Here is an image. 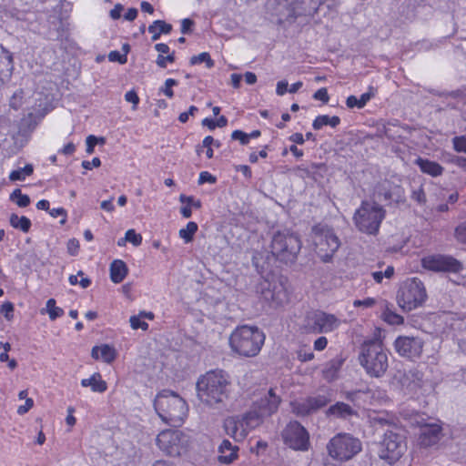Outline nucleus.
Instances as JSON below:
<instances>
[{
  "label": "nucleus",
  "instance_id": "f257e3e1",
  "mask_svg": "<svg viewBox=\"0 0 466 466\" xmlns=\"http://www.w3.org/2000/svg\"><path fill=\"white\" fill-rule=\"evenodd\" d=\"M230 380L221 370H210L197 381V393L200 401L211 408H218L228 398Z\"/></svg>",
  "mask_w": 466,
  "mask_h": 466
},
{
  "label": "nucleus",
  "instance_id": "6e6d98bb",
  "mask_svg": "<svg viewBox=\"0 0 466 466\" xmlns=\"http://www.w3.org/2000/svg\"><path fill=\"white\" fill-rule=\"evenodd\" d=\"M455 236L458 241L466 244V222L456 228Z\"/></svg>",
  "mask_w": 466,
  "mask_h": 466
},
{
  "label": "nucleus",
  "instance_id": "a19ab883",
  "mask_svg": "<svg viewBox=\"0 0 466 466\" xmlns=\"http://www.w3.org/2000/svg\"><path fill=\"white\" fill-rule=\"evenodd\" d=\"M24 90L19 89L15 91L10 98L9 106L15 110H18L24 103Z\"/></svg>",
  "mask_w": 466,
  "mask_h": 466
},
{
  "label": "nucleus",
  "instance_id": "dca6fc26",
  "mask_svg": "<svg viewBox=\"0 0 466 466\" xmlns=\"http://www.w3.org/2000/svg\"><path fill=\"white\" fill-rule=\"evenodd\" d=\"M329 401L327 397L318 395L309 397L305 400L292 401L290 406L294 414L299 417H305L325 407Z\"/></svg>",
  "mask_w": 466,
  "mask_h": 466
},
{
  "label": "nucleus",
  "instance_id": "ea45409f",
  "mask_svg": "<svg viewBox=\"0 0 466 466\" xmlns=\"http://www.w3.org/2000/svg\"><path fill=\"white\" fill-rule=\"evenodd\" d=\"M206 63L208 68L214 66V61L211 59L210 55L207 52L200 53L198 56H194L190 58L191 65H197Z\"/></svg>",
  "mask_w": 466,
  "mask_h": 466
},
{
  "label": "nucleus",
  "instance_id": "393cba45",
  "mask_svg": "<svg viewBox=\"0 0 466 466\" xmlns=\"http://www.w3.org/2000/svg\"><path fill=\"white\" fill-rule=\"evenodd\" d=\"M343 362L344 360L341 357H336L328 361L322 370L324 379L329 381H332L337 379Z\"/></svg>",
  "mask_w": 466,
  "mask_h": 466
},
{
  "label": "nucleus",
  "instance_id": "473e14b6",
  "mask_svg": "<svg viewBox=\"0 0 466 466\" xmlns=\"http://www.w3.org/2000/svg\"><path fill=\"white\" fill-rule=\"evenodd\" d=\"M10 225L16 229H20L24 233H27L31 228V221L28 218L12 213L9 217Z\"/></svg>",
  "mask_w": 466,
  "mask_h": 466
},
{
  "label": "nucleus",
  "instance_id": "4c0bfd02",
  "mask_svg": "<svg viewBox=\"0 0 466 466\" xmlns=\"http://www.w3.org/2000/svg\"><path fill=\"white\" fill-rule=\"evenodd\" d=\"M10 200L15 201L20 208H25L30 204V198L23 194L19 188L15 189L11 193Z\"/></svg>",
  "mask_w": 466,
  "mask_h": 466
},
{
  "label": "nucleus",
  "instance_id": "8fccbe9b",
  "mask_svg": "<svg viewBox=\"0 0 466 466\" xmlns=\"http://www.w3.org/2000/svg\"><path fill=\"white\" fill-rule=\"evenodd\" d=\"M231 138L233 140H238L239 143L243 146L248 145L249 143L248 134L241 130L233 131L231 134Z\"/></svg>",
  "mask_w": 466,
  "mask_h": 466
},
{
  "label": "nucleus",
  "instance_id": "bf43d9fd",
  "mask_svg": "<svg viewBox=\"0 0 466 466\" xmlns=\"http://www.w3.org/2000/svg\"><path fill=\"white\" fill-rule=\"evenodd\" d=\"M411 198L420 204H423L426 201L425 193L421 187H420L418 189H414L412 191Z\"/></svg>",
  "mask_w": 466,
  "mask_h": 466
},
{
  "label": "nucleus",
  "instance_id": "3c124183",
  "mask_svg": "<svg viewBox=\"0 0 466 466\" xmlns=\"http://www.w3.org/2000/svg\"><path fill=\"white\" fill-rule=\"evenodd\" d=\"M108 59L111 62H118L119 64H126L127 57L126 54H121L118 51H111L108 55Z\"/></svg>",
  "mask_w": 466,
  "mask_h": 466
},
{
  "label": "nucleus",
  "instance_id": "39448f33",
  "mask_svg": "<svg viewBox=\"0 0 466 466\" xmlns=\"http://www.w3.org/2000/svg\"><path fill=\"white\" fill-rule=\"evenodd\" d=\"M272 255L284 263H292L296 260L301 248L299 236L289 230L274 233L270 244Z\"/></svg>",
  "mask_w": 466,
  "mask_h": 466
},
{
  "label": "nucleus",
  "instance_id": "4468645a",
  "mask_svg": "<svg viewBox=\"0 0 466 466\" xmlns=\"http://www.w3.org/2000/svg\"><path fill=\"white\" fill-rule=\"evenodd\" d=\"M261 296L276 306H282L289 302V293L286 279H279L276 281H264L261 284Z\"/></svg>",
  "mask_w": 466,
  "mask_h": 466
},
{
  "label": "nucleus",
  "instance_id": "37998d69",
  "mask_svg": "<svg viewBox=\"0 0 466 466\" xmlns=\"http://www.w3.org/2000/svg\"><path fill=\"white\" fill-rule=\"evenodd\" d=\"M423 268L436 272L437 271V258L432 256L425 257L421 259Z\"/></svg>",
  "mask_w": 466,
  "mask_h": 466
},
{
  "label": "nucleus",
  "instance_id": "5701e85b",
  "mask_svg": "<svg viewBox=\"0 0 466 466\" xmlns=\"http://www.w3.org/2000/svg\"><path fill=\"white\" fill-rule=\"evenodd\" d=\"M419 442L422 447H430L437 443V426L430 424L421 427Z\"/></svg>",
  "mask_w": 466,
  "mask_h": 466
},
{
  "label": "nucleus",
  "instance_id": "79ce46f5",
  "mask_svg": "<svg viewBox=\"0 0 466 466\" xmlns=\"http://www.w3.org/2000/svg\"><path fill=\"white\" fill-rule=\"evenodd\" d=\"M177 81L173 78H167L165 81L164 86L160 88V92H162L165 96H167L169 98H172L174 96V92L172 90V87L175 86H177Z\"/></svg>",
  "mask_w": 466,
  "mask_h": 466
},
{
  "label": "nucleus",
  "instance_id": "c756f323",
  "mask_svg": "<svg viewBox=\"0 0 466 466\" xmlns=\"http://www.w3.org/2000/svg\"><path fill=\"white\" fill-rule=\"evenodd\" d=\"M172 31V25L164 20H156L148 26V32L152 34V41L159 39L162 34L167 35Z\"/></svg>",
  "mask_w": 466,
  "mask_h": 466
},
{
  "label": "nucleus",
  "instance_id": "cd10ccee",
  "mask_svg": "<svg viewBox=\"0 0 466 466\" xmlns=\"http://www.w3.org/2000/svg\"><path fill=\"white\" fill-rule=\"evenodd\" d=\"M81 385L83 387H91V390L94 392H105L107 389L106 382L101 379L100 373H94L88 379H83L81 380Z\"/></svg>",
  "mask_w": 466,
  "mask_h": 466
},
{
  "label": "nucleus",
  "instance_id": "2f4dec72",
  "mask_svg": "<svg viewBox=\"0 0 466 466\" xmlns=\"http://www.w3.org/2000/svg\"><path fill=\"white\" fill-rule=\"evenodd\" d=\"M340 123V118L337 116H329L328 115H320L315 118L312 127L315 130H319L324 126L336 127Z\"/></svg>",
  "mask_w": 466,
  "mask_h": 466
},
{
  "label": "nucleus",
  "instance_id": "052dcab7",
  "mask_svg": "<svg viewBox=\"0 0 466 466\" xmlns=\"http://www.w3.org/2000/svg\"><path fill=\"white\" fill-rule=\"evenodd\" d=\"M79 249V242L76 238H71L67 242V251L70 255L75 256Z\"/></svg>",
  "mask_w": 466,
  "mask_h": 466
},
{
  "label": "nucleus",
  "instance_id": "423d86ee",
  "mask_svg": "<svg viewBox=\"0 0 466 466\" xmlns=\"http://www.w3.org/2000/svg\"><path fill=\"white\" fill-rule=\"evenodd\" d=\"M385 218V210L375 202L363 201L356 210L353 220L358 229L367 234H376Z\"/></svg>",
  "mask_w": 466,
  "mask_h": 466
},
{
  "label": "nucleus",
  "instance_id": "412c9836",
  "mask_svg": "<svg viewBox=\"0 0 466 466\" xmlns=\"http://www.w3.org/2000/svg\"><path fill=\"white\" fill-rule=\"evenodd\" d=\"M326 415L339 420H350L352 417H357L358 411L349 404L338 401L327 410Z\"/></svg>",
  "mask_w": 466,
  "mask_h": 466
},
{
  "label": "nucleus",
  "instance_id": "864d4df0",
  "mask_svg": "<svg viewBox=\"0 0 466 466\" xmlns=\"http://www.w3.org/2000/svg\"><path fill=\"white\" fill-rule=\"evenodd\" d=\"M49 214L53 218L62 217L60 224L64 225L66 222V210L64 208H53L49 211Z\"/></svg>",
  "mask_w": 466,
  "mask_h": 466
},
{
  "label": "nucleus",
  "instance_id": "ddd939ff",
  "mask_svg": "<svg viewBox=\"0 0 466 466\" xmlns=\"http://www.w3.org/2000/svg\"><path fill=\"white\" fill-rule=\"evenodd\" d=\"M340 319L335 315L321 310H316L307 316L306 329L309 332L329 333L339 328Z\"/></svg>",
  "mask_w": 466,
  "mask_h": 466
},
{
  "label": "nucleus",
  "instance_id": "0eeeda50",
  "mask_svg": "<svg viewBox=\"0 0 466 466\" xmlns=\"http://www.w3.org/2000/svg\"><path fill=\"white\" fill-rule=\"evenodd\" d=\"M327 450L331 458L347 461L361 451V442L349 433H338L329 440Z\"/></svg>",
  "mask_w": 466,
  "mask_h": 466
},
{
  "label": "nucleus",
  "instance_id": "de8ad7c7",
  "mask_svg": "<svg viewBox=\"0 0 466 466\" xmlns=\"http://www.w3.org/2000/svg\"><path fill=\"white\" fill-rule=\"evenodd\" d=\"M454 149L457 152L466 153V135L455 137L452 139Z\"/></svg>",
  "mask_w": 466,
  "mask_h": 466
},
{
  "label": "nucleus",
  "instance_id": "6ab92c4d",
  "mask_svg": "<svg viewBox=\"0 0 466 466\" xmlns=\"http://www.w3.org/2000/svg\"><path fill=\"white\" fill-rule=\"evenodd\" d=\"M224 430L226 433L236 441H243L246 436V430L238 417H228L224 420Z\"/></svg>",
  "mask_w": 466,
  "mask_h": 466
},
{
  "label": "nucleus",
  "instance_id": "c85d7f7f",
  "mask_svg": "<svg viewBox=\"0 0 466 466\" xmlns=\"http://www.w3.org/2000/svg\"><path fill=\"white\" fill-rule=\"evenodd\" d=\"M462 266L460 261L449 256L439 255V272L448 271L458 273L461 270Z\"/></svg>",
  "mask_w": 466,
  "mask_h": 466
},
{
  "label": "nucleus",
  "instance_id": "e433bc0d",
  "mask_svg": "<svg viewBox=\"0 0 466 466\" xmlns=\"http://www.w3.org/2000/svg\"><path fill=\"white\" fill-rule=\"evenodd\" d=\"M416 164L420 167L422 172L430 174L432 177L437 176V164L435 162L418 157L416 159Z\"/></svg>",
  "mask_w": 466,
  "mask_h": 466
},
{
  "label": "nucleus",
  "instance_id": "a18cd8bd",
  "mask_svg": "<svg viewBox=\"0 0 466 466\" xmlns=\"http://www.w3.org/2000/svg\"><path fill=\"white\" fill-rule=\"evenodd\" d=\"M175 59V52H172L171 54L168 53L167 56L158 55L156 60V64L161 68H166L167 63H174Z\"/></svg>",
  "mask_w": 466,
  "mask_h": 466
},
{
  "label": "nucleus",
  "instance_id": "774afa93",
  "mask_svg": "<svg viewBox=\"0 0 466 466\" xmlns=\"http://www.w3.org/2000/svg\"><path fill=\"white\" fill-rule=\"evenodd\" d=\"M124 6L121 4H116L115 7L110 10L109 15L113 20L119 19L121 16V12L123 11Z\"/></svg>",
  "mask_w": 466,
  "mask_h": 466
},
{
  "label": "nucleus",
  "instance_id": "13d9d810",
  "mask_svg": "<svg viewBox=\"0 0 466 466\" xmlns=\"http://www.w3.org/2000/svg\"><path fill=\"white\" fill-rule=\"evenodd\" d=\"M375 96V92L372 86L369 87V91L366 93H363L360 99V106L363 107L367 105V103Z\"/></svg>",
  "mask_w": 466,
  "mask_h": 466
},
{
  "label": "nucleus",
  "instance_id": "f8f14e48",
  "mask_svg": "<svg viewBox=\"0 0 466 466\" xmlns=\"http://www.w3.org/2000/svg\"><path fill=\"white\" fill-rule=\"evenodd\" d=\"M282 439L286 445L295 451H308L309 447V434L298 421H290L282 431Z\"/></svg>",
  "mask_w": 466,
  "mask_h": 466
},
{
  "label": "nucleus",
  "instance_id": "9b49d317",
  "mask_svg": "<svg viewBox=\"0 0 466 466\" xmlns=\"http://www.w3.org/2000/svg\"><path fill=\"white\" fill-rule=\"evenodd\" d=\"M158 448L169 456H180L188 445V437L178 430H166L157 437Z\"/></svg>",
  "mask_w": 466,
  "mask_h": 466
},
{
  "label": "nucleus",
  "instance_id": "1a4fd4ad",
  "mask_svg": "<svg viewBox=\"0 0 466 466\" xmlns=\"http://www.w3.org/2000/svg\"><path fill=\"white\" fill-rule=\"evenodd\" d=\"M315 250L323 262H329L340 246V241L334 230L329 227H315Z\"/></svg>",
  "mask_w": 466,
  "mask_h": 466
},
{
  "label": "nucleus",
  "instance_id": "e2e57ef3",
  "mask_svg": "<svg viewBox=\"0 0 466 466\" xmlns=\"http://www.w3.org/2000/svg\"><path fill=\"white\" fill-rule=\"evenodd\" d=\"M198 111V108L195 106H191L188 108V111L183 112L179 115L178 120L181 123H186L188 120L189 116H193L196 112Z\"/></svg>",
  "mask_w": 466,
  "mask_h": 466
},
{
  "label": "nucleus",
  "instance_id": "0e129e2a",
  "mask_svg": "<svg viewBox=\"0 0 466 466\" xmlns=\"http://www.w3.org/2000/svg\"><path fill=\"white\" fill-rule=\"evenodd\" d=\"M125 99L127 102L132 103L133 106H134V108L139 103V97H138L137 94L134 90H130V91L127 92L126 95H125Z\"/></svg>",
  "mask_w": 466,
  "mask_h": 466
},
{
  "label": "nucleus",
  "instance_id": "69168bd1",
  "mask_svg": "<svg viewBox=\"0 0 466 466\" xmlns=\"http://www.w3.org/2000/svg\"><path fill=\"white\" fill-rule=\"evenodd\" d=\"M313 358L314 353L312 351H307L304 350H299L298 351V359L302 362L309 361L313 360Z\"/></svg>",
  "mask_w": 466,
  "mask_h": 466
},
{
  "label": "nucleus",
  "instance_id": "c03bdc74",
  "mask_svg": "<svg viewBox=\"0 0 466 466\" xmlns=\"http://www.w3.org/2000/svg\"><path fill=\"white\" fill-rule=\"evenodd\" d=\"M125 240L137 247L142 243V237L140 234H137L134 229H128L125 234Z\"/></svg>",
  "mask_w": 466,
  "mask_h": 466
},
{
  "label": "nucleus",
  "instance_id": "bb28decb",
  "mask_svg": "<svg viewBox=\"0 0 466 466\" xmlns=\"http://www.w3.org/2000/svg\"><path fill=\"white\" fill-rule=\"evenodd\" d=\"M262 417L265 416L261 415L258 410H253L239 418L243 424V428L246 430L247 435L248 434L249 431L255 429L261 423Z\"/></svg>",
  "mask_w": 466,
  "mask_h": 466
},
{
  "label": "nucleus",
  "instance_id": "58836bf2",
  "mask_svg": "<svg viewBox=\"0 0 466 466\" xmlns=\"http://www.w3.org/2000/svg\"><path fill=\"white\" fill-rule=\"evenodd\" d=\"M46 311L49 315L51 320H55L57 318L64 315L63 309L56 306V300L54 299H49L46 301Z\"/></svg>",
  "mask_w": 466,
  "mask_h": 466
},
{
  "label": "nucleus",
  "instance_id": "338daca9",
  "mask_svg": "<svg viewBox=\"0 0 466 466\" xmlns=\"http://www.w3.org/2000/svg\"><path fill=\"white\" fill-rule=\"evenodd\" d=\"M34 405V401L32 399H26L25 403L24 405H21L17 409V413L19 415L25 414Z\"/></svg>",
  "mask_w": 466,
  "mask_h": 466
},
{
  "label": "nucleus",
  "instance_id": "680f3d73",
  "mask_svg": "<svg viewBox=\"0 0 466 466\" xmlns=\"http://www.w3.org/2000/svg\"><path fill=\"white\" fill-rule=\"evenodd\" d=\"M86 153L92 154L94 152L95 146L98 143V138L93 135L86 137Z\"/></svg>",
  "mask_w": 466,
  "mask_h": 466
},
{
  "label": "nucleus",
  "instance_id": "72a5a7b5",
  "mask_svg": "<svg viewBox=\"0 0 466 466\" xmlns=\"http://www.w3.org/2000/svg\"><path fill=\"white\" fill-rule=\"evenodd\" d=\"M198 229V224L194 221H190L187 224L186 228L179 230L178 235L184 240V242L187 244L193 240V237Z\"/></svg>",
  "mask_w": 466,
  "mask_h": 466
},
{
  "label": "nucleus",
  "instance_id": "f03ea898",
  "mask_svg": "<svg viewBox=\"0 0 466 466\" xmlns=\"http://www.w3.org/2000/svg\"><path fill=\"white\" fill-rule=\"evenodd\" d=\"M360 365L370 378H381L389 368L387 350L378 339H366L358 354Z\"/></svg>",
  "mask_w": 466,
  "mask_h": 466
},
{
  "label": "nucleus",
  "instance_id": "603ef678",
  "mask_svg": "<svg viewBox=\"0 0 466 466\" xmlns=\"http://www.w3.org/2000/svg\"><path fill=\"white\" fill-rule=\"evenodd\" d=\"M376 304V299L373 298H366L364 299H355L353 301V306L358 307H363V308H371Z\"/></svg>",
  "mask_w": 466,
  "mask_h": 466
},
{
  "label": "nucleus",
  "instance_id": "5fc2aeb1",
  "mask_svg": "<svg viewBox=\"0 0 466 466\" xmlns=\"http://www.w3.org/2000/svg\"><path fill=\"white\" fill-rule=\"evenodd\" d=\"M216 181H217L216 177H214L213 175H211L208 171H202L199 174V177H198V184L199 185H202L204 183L214 184V183H216Z\"/></svg>",
  "mask_w": 466,
  "mask_h": 466
},
{
  "label": "nucleus",
  "instance_id": "f3484780",
  "mask_svg": "<svg viewBox=\"0 0 466 466\" xmlns=\"http://www.w3.org/2000/svg\"><path fill=\"white\" fill-rule=\"evenodd\" d=\"M321 3V0H287L289 17L314 15Z\"/></svg>",
  "mask_w": 466,
  "mask_h": 466
},
{
  "label": "nucleus",
  "instance_id": "a878e982",
  "mask_svg": "<svg viewBox=\"0 0 466 466\" xmlns=\"http://www.w3.org/2000/svg\"><path fill=\"white\" fill-rule=\"evenodd\" d=\"M127 267L123 260L116 259L110 264V279L114 283H120L127 274Z\"/></svg>",
  "mask_w": 466,
  "mask_h": 466
},
{
  "label": "nucleus",
  "instance_id": "9d476101",
  "mask_svg": "<svg viewBox=\"0 0 466 466\" xmlns=\"http://www.w3.org/2000/svg\"><path fill=\"white\" fill-rule=\"evenodd\" d=\"M405 451L404 437L395 430H388L380 442L378 455L389 464L396 462Z\"/></svg>",
  "mask_w": 466,
  "mask_h": 466
},
{
  "label": "nucleus",
  "instance_id": "aec40b11",
  "mask_svg": "<svg viewBox=\"0 0 466 466\" xmlns=\"http://www.w3.org/2000/svg\"><path fill=\"white\" fill-rule=\"evenodd\" d=\"M14 69L13 55L0 45V82L8 81Z\"/></svg>",
  "mask_w": 466,
  "mask_h": 466
},
{
  "label": "nucleus",
  "instance_id": "c9c22d12",
  "mask_svg": "<svg viewBox=\"0 0 466 466\" xmlns=\"http://www.w3.org/2000/svg\"><path fill=\"white\" fill-rule=\"evenodd\" d=\"M34 168L31 164H27L23 168H18L16 170H13L9 175V179L11 181H23L26 177L31 176L33 174Z\"/></svg>",
  "mask_w": 466,
  "mask_h": 466
},
{
  "label": "nucleus",
  "instance_id": "b1692460",
  "mask_svg": "<svg viewBox=\"0 0 466 466\" xmlns=\"http://www.w3.org/2000/svg\"><path fill=\"white\" fill-rule=\"evenodd\" d=\"M91 356L95 360L101 358L105 362L111 363L115 360L116 353L113 347L104 344L102 346L93 347Z\"/></svg>",
  "mask_w": 466,
  "mask_h": 466
},
{
  "label": "nucleus",
  "instance_id": "4be33fe9",
  "mask_svg": "<svg viewBox=\"0 0 466 466\" xmlns=\"http://www.w3.org/2000/svg\"><path fill=\"white\" fill-rule=\"evenodd\" d=\"M238 447L228 440H224L218 448V461L223 464H230L238 458Z\"/></svg>",
  "mask_w": 466,
  "mask_h": 466
},
{
  "label": "nucleus",
  "instance_id": "7ed1b4c3",
  "mask_svg": "<svg viewBox=\"0 0 466 466\" xmlns=\"http://www.w3.org/2000/svg\"><path fill=\"white\" fill-rule=\"evenodd\" d=\"M154 407L159 418L173 427L180 426L187 413L186 401L178 394L166 390L156 396Z\"/></svg>",
  "mask_w": 466,
  "mask_h": 466
},
{
  "label": "nucleus",
  "instance_id": "49530a36",
  "mask_svg": "<svg viewBox=\"0 0 466 466\" xmlns=\"http://www.w3.org/2000/svg\"><path fill=\"white\" fill-rule=\"evenodd\" d=\"M140 315L138 316H132L129 319L131 328L133 329H141L142 330H147L148 329V324L143 320H141Z\"/></svg>",
  "mask_w": 466,
  "mask_h": 466
},
{
  "label": "nucleus",
  "instance_id": "09e8293b",
  "mask_svg": "<svg viewBox=\"0 0 466 466\" xmlns=\"http://www.w3.org/2000/svg\"><path fill=\"white\" fill-rule=\"evenodd\" d=\"M0 312L1 314L4 315V317L7 319V320H10L13 319V312H14V305L12 302H5L2 306H1V309H0Z\"/></svg>",
  "mask_w": 466,
  "mask_h": 466
},
{
  "label": "nucleus",
  "instance_id": "20e7f679",
  "mask_svg": "<svg viewBox=\"0 0 466 466\" xmlns=\"http://www.w3.org/2000/svg\"><path fill=\"white\" fill-rule=\"evenodd\" d=\"M265 334L256 326L238 327L230 335L231 349L244 357L257 356L265 342Z\"/></svg>",
  "mask_w": 466,
  "mask_h": 466
},
{
  "label": "nucleus",
  "instance_id": "f704fd0d",
  "mask_svg": "<svg viewBox=\"0 0 466 466\" xmlns=\"http://www.w3.org/2000/svg\"><path fill=\"white\" fill-rule=\"evenodd\" d=\"M381 318L390 325H399L403 323V318L392 311L387 304L384 305V310L381 313Z\"/></svg>",
  "mask_w": 466,
  "mask_h": 466
},
{
  "label": "nucleus",
  "instance_id": "6e6552de",
  "mask_svg": "<svg viewBox=\"0 0 466 466\" xmlns=\"http://www.w3.org/2000/svg\"><path fill=\"white\" fill-rule=\"evenodd\" d=\"M426 298L423 283L417 278H413L402 284L397 295V301L403 310L410 311L421 306Z\"/></svg>",
  "mask_w": 466,
  "mask_h": 466
},
{
  "label": "nucleus",
  "instance_id": "a211bd4d",
  "mask_svg": "<svg viewBox=\"0 0 466 466\" xmlns=\"http://www.w3.org/2000/svg\"><path fill=\"white\" fill-rule=\"evenodd\" d=\"M281 400L275 393L274 389H269L268 394L257 401L258 410L261 415L270 416L279 409Z\"/></svg>",
  "mask_w": 466,
  "mask_h": 466
},
{
  "label": "nucleus",
  "instance_id": "7c9ffc66",
  "mask_svg": "<svg viewBox=\"0 0 466 466\" xmlns=\"http://www.w3.org/2000/svg\"><path fill=\"white\" fill-rule=\"evenodd\" d=\"M417 374L411 370L404 373H400V383L403 390L412 392L416 390L418 387H420L419 381H415V377Z\"/></svg>",
  "mask_w": 466,
  "mask_h": 466
},
{
  "label": "nucleus",
  "instance_id": "4d7b16f0",
  "mask_svg": "<svg viewBox=\"0 0 466 466\" xmlns=\"http://www.w3.org/2000/svg\"><path fill=\"white\" fill-rule=\"evenodd\" d=\"M313 98L316 100H320L323 103H328L329 96L327 89L325 87H322L314 93Z\"/></svg>",
  "mask_w": 466,
  "mask_h": 466
},
{
  "label": "nucleus",
  "instance_id": "2eb2a0df",
  "mask_svg": "<svg viewBox=\"0 0 466 466\" xmlns=\"http://www.w3.org/2000/svg\"><path fill=\"white\" fill-rule=\"evenodd\" d=\"M423 342L420 338L399 336L394 342L395 350L401 357L414 360L422 352Z\"/></svg>",
  "mask_w": 466,
  "mask_h": 466
}]
</instances>
